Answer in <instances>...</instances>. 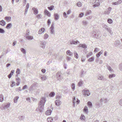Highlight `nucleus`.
<instances>
[{
  "mask_svg": "<svg viewBox=\"0 0 122 122\" xmlns=\"http://www.w3.org/2000/svg\"><path fill=\"white\" fill-rule=\"evenodd\" d=\"M20 70L19 68H17V69L16 71V74H19L20 73Z\"/></svg>",
  "mask_w": 122,
  "mask_h": 122,
  "instance_id": "nucleus-42",
  "label": "nucleus"
},
{
  "mask_svg": "<svg viewBox=\"0 0 122 122\" xmlns=\"http://www.w3.org/2000/svg\"><path fill=\"white\" fill-rule=\"evenodd\" d=\"M109 100L107 98H103V101L105 103H107L108 102Z\"/></svg>",
  "mask_w": 122,
  "mask_h": 122,
  "instance_id": "nucleus-33",
  "label": "nucleus"
},
{
  "mask_svg": "<svg viewBox=\"0 0 122 122\" xmlns=\"http://www.w3.org/2000/svg\"><path fill=\"white\" fill-rule=\"evenodd\" d=\"M26 38L28 40H32L33 38V37L31 36H26Z\"/></svg>",
  "mask_w": 122,
  "mask_h": 122,
  "instance_id": "nucleus-23",
  "label": "nucleus"
},
{
  "mask_svg": "<svg viewBox=\"0 0 122 122\" xmlns=\"http://www.w3.org/2000/svg\"><path fill=\"white\" fill-rule=\"evenodd\" d=\"M94 57H92L90 58L88 60V61L89 62L93 61H94Z\"/></svg>",
  "mask_w": 122,
  "mask_h": 122,
  "instance_id": "nucleus-25",
  "label": "nucleus"
},
{
  "mask_svg": "<svg viewBox=\"0 0 122 122\" xmlns=\"http://www.w3.org/2000/svg\"><path fill=\"white\" fill-rule=\"evenodd\" d=\"M89 91L88 90H83L82 91L83 94L85 95L89 96L90 94V93L89 92Z\"/></svg>",
  "mask_w": 122,
  "mask_h": 122,
  "instance_id": "nucleus-6",
  "label": "nucleus"
},
{
  "mask_svg": "<svg viewBox=\"0 0 122 122\" xmlns=\"http://www.w3.org/2000/svg\"><path fill=\"white\" fill-rule=\"evenodd\" d=\"M82 23L83 25L85 26H86L88 24V22L85 20H83Z\"/></svg>",
  "mask_w": 122,
  "mask_h": 122,
  "instance_id": "nucleus-16",
  "label": "nucleus"
},
{
  "mask_svg": "<svg viewBox=\"0 0 122 122\" xmlns=\"http://www.w3.org/2000/svg\"><path fill=\"white\" fill-rule=\"evenodd\" d=\"M21 52L24 54H25L26 51L25 49L24 48H21Z\"/></svg>",
  "mask_w": 122,
  "mask_h": 122,
  "instance_id": "nucleus-41",
  "label": "nucleus"
},
{
  "mask_svg": "<svg viewBox=\"0 0 122 122\" xmlns=\"http://www.w3.org/2000/svg\"><path fill=\"white\" fill-rule=\"evenodd\" d=\"M19 98V97L18 96H16L14 97V102L15 103L17 102V100Z\"/></svg>",
  "mask_w": 122,
  "mask_h": 122,
  "instance_id": "nucleus-30",
  "label": "nucleus"
},
{
  "mask_svg": "<svg viewBox=\"0 0 122 122\" xmlns=\"http://www.w3.org/2000/svg\"><path fill=\"white\" fill-rule=\"evenodd\" d=\"M66 54L67 55L70 56H71L72 55V53L69 50H67L66 52Z\"/></svg>",
  "mask_w": 122,
  "mask_h": 122,
  "instance_id": "nucleus-27",
  "label": "nucleus"
},
{
  "mask_svg": "<svg viewBox=\"0 0 122 122\" xmlns=\"http://www.w3.org/2000/svg\"><path fill=\"white\" fill-rule=\"evenodd\" d=\"M5 32V31L3 29L0 28V33H3Z\"/></svg>",
  "mask_w": 122,
  "mask_h": 122,
  "instance_id": "nucleus-44",
  "label": "nucleus"
},
{
  "mask_svg": "<svg viewBox=\"0 0 122 122\" xmlns=\"http://www.w3.org/2000/svg\"><path fill=\"white\" fill-rule=\"evenodd\" d=\"M100 5V4L99 3H97L93 5V6L94 7H96Z\"/></svg>",
  "mask_w": 122,
  "mask_h": 122,
  "instance_id": "nucleus-40",
  "label": "nucleus"
},
{
  "mask_svg": "<svg viewBox=\"0 0 122 122\" xmlns=\"http://www.w3.org/2000/svg\"><path fill=\"white\" fill-rule=\"evenodd\" d=\"M79 46V47H81L85 49H86L87 48V46L85 44H80Z\"/></svg>",
  "mask_w": 122,
  "mask_h": 122,
  "instance_id": "nucleus-21",
  "label": "nucleus"
},
{
  "mask_svg": "<svg viewBox=\"0 0 122 122\" xmlns=\"http://www.w3.org/2000/svg\"><path fill=\"white\" fill-rule=\"evenodd\" d=\"M104 102L103 101V98H101L100 101V103H102L103 102Z\"/></svg>",
  "mask_w": 122,
  "mask_h": 122,
  "instance_id": "nucleus-62",
  "label": "nucleus"
},
{
  "mask_svg": "<svg viewBox=\"0 0 122 122\" xmlns=\"http://www.w3.org/2000/svg\"><path fill=\"white\" fill-rule=\"evenodd\" d=\"M91 10H88L86 11L85 14V15L86 16L89 15L91 13Z\"/></svg>",
  "mask_w": 122,
  "mask_h": 122,
  "instance_id": "nucleus-20",
  "label": "nucleus"
},
{
  "mask_svg": "<svg viewBox=\"0 0 122 122\" xmlns=\"http://www.w3.org/2000/svg\"><path fill=\"white\" fill-rule=\"evenodd\" d=\"M54 7V6L53 5H52L50 7H48V8L49 10H52L53 9Z\"/></svg>",
  "mask_w": 122,
  "mask_h": 122,
  "instance_id": "nucleus-37",
  "label": "nucleus"
},
{
  "mask_svg": "<svg viewBox=\"0 0 122 122\" xmlns=\"http://www.w3.org/2000/svg\"><path fill=\"white\" fill-rule=\"evenodd\" d=\"M5 19L8 21H10L11 17L10 16H7L5 18Z\"/></svg>",
  "mask_w": 122,
  "mask_h": 122,
  "instance_id": "nucleus-26",
  "label": "nucleus"
},
{
  "mask_svg": "<svg viewBox=\"0 0 122 122\" xmlns=\"http://www.w3.org/2000/svg\"><path fill=\"white\" fill-rule=\"evenodd\" d=\"M92 18V17L91 16H89L87 17H86V19H87L89 20L91 19Z\"/></svg>",
  "mask_w": 122,
  "mask_h": 122,
  "instance_id": "nucleus-57",
  "label": "nucleus"
},
{
  "mask_svg": "<svg viewBox=\"0 0 122 122\" xmlns=\"http://www.w3.org/2000/svg\"><path fill=\"white\" fill-rule=\"evenodd\" d=\"M48 37V35L47 34H45L44 35V39H46Z\"/></svg>",
  "mask_w": 122,
  "mask_h": 122,
  "instance_id": "nucleus-46",
  "label": "nucleus"
},
{
  "mask_svg": "<svg viewBox=\"0 0 122 122\" xmlns=\"http://www.w3.org/2000/svg\"><path fill=\"white\" fill-rule=\"evenodd\" d=\"M20 89H21L20 87H19V88L16 89V91H18V92L19 91H21V90Z\"/></svg>",
  "mask_w": 122,
  "mask_h": 122,
  "instance_id": "nucleus-59",
  "label": "nucleus"
},
{
  "mask_svg": "<svg viewBox=\"0 0 122 122\" xmlns=\"http://www.w3.org/2000/svg\"><path fill=\"white\" fill-rule=\"evenodd\" d=\"M83 110L84 112H86V113H87V112L88 110V108L86 106H85Z\"/></svg>",
  "mask_w": 122,
  "mask_h": 122,
  "instance_id": "nucleus-28",
  "label": "nucleus"
},
{
  "mask_svg": "<svg viewBox=\"0 0 122 122\" xmlns=\"http://www.w3.org/2000/svg\"><path fill=\"white\" fill-rule=\"evenodd\" d=\"M57 79L58 80H60L63 79V77L61 75V73L60 71L58 72L56 74Z\"/></svg>",
  "mask_w": 122,
  "mask_h": 122,
  "instance_id": "nucleus-5",
  "label": "nucleus"
},
{
  "mask_svg": "<svg viewBox=\"0 0 122 122\" xmlns=\"http://www.w3.org/2000/svg\"><path fill=\"white\" fill-rule=\"evenodd\" d=\"M47 24L48 25H49L51 23L50 20V19H48L47 21Z\"/></svg>",
  "mask_w": 122,
  "mask_h": 122,
  "instance_id": "nucleus-60",
  "label": "nucleus"
},
{
  "mask_svg": "<svg viewBox=\"0 0 122 122\" xmlns=\"http://www.w3.org/2000/svg\"><path fill=\"white\" fill-rule=\"evenodd\" d=\"M103 52V51L102 50H101L96 55V56L97 57H98L102 54Z\"/></svg>",
  "mask_w": 122,
  "mask_h": 122,
  "instance_id": "nucleus-24",
  "label": "nucleus"
},
{
  "mask_svg": "<svg viewBox=\"0 0 122 122\" xmlns=\"http://www.w3.org/2000/svg\"><path fill=\"white\" fill-rule=\"evenodd\" d=\"M6 24V23L3 20H2L0 21V25H1L4 26Z\"/></svg>",
  "mask_w": 122,
  "mask_h": 122,
  "instance_id": "nucleus-17",
  "label": "nucleus"
},
{
  "mask_svg": "<svg viewBox=\"0 0 122 122\" xmlns=\"http://www.w3.org/2000/svg\"><path fill=\"white\" fill-rule=\"evenodd\" d=\"M119 68L120 71H122V63L119 65Z\"/></svg>",
  "mask_w": 122,
  "mask_h": 122,
  "instance_id": "nucleus-38",
  "label": "nucleus"
},
{
  "mask_svg": "<svg viewBox=\"0 0 122 122\" xmlns=\"http://www.w3.org/2000/svg\"><path fill=\"white\" fill-rule=\"evenodd\" d=\"M46 76H44L41 77V79L43 81L46 80Z\"/></svg>",
  "mask_w": 122,
  "mask_h": 122,
  "instance_id": "nucleus-43",
  "label": "nucleus"
},
{
  "mask_svg": "<svg viewBox=\"0 0 122 122\" xmlns=\"http://www.w3.org/2000/svg\"><path fill=\"white\" fill-rule=\"evenodd\" d=\"M32 9L34 11V13L35 15H36L38 13V10L37 9L33 7L32 8Z\"/></svg>",
  "mask_w": 122,
  "mask_h": 122,
  "instance_id": "nucleus-11",
  "label": "nucleus"
},
{
  "mask_svg": "<svg viewBox=\"0 0 122 122\" xmlns=\"http://www.w3.org/2000/svg\"><path fill=\"white\" fill-rule=\"evenodd\" d=\"M66 59L67 61H69L71 59V58L70 57L67 56L66 58Z\"/></svg>",
  "mask_w": 122,
  "mask_h": 122,
  "instance_id": "nucleus-55",
  "label": "nucleus"
},
{
  "mask_svg": "<svg viewBox=\"0 0 122 122\" xmlns=\"http://www.w3.org/2000/svg\"><path fill=\"white\" fill-rule=\"evenodd\" d=\"M41 71L42 72L44 73L46 72V70L45 69H42L41 70Z\"/></svg>",
  "mask_w": 122,
  "mask_h": 122,
  "instance_id": "nucleus-63",
  "label": "nucleus"
},
{
  "mask_svg": "<svg viewBox=\"0 0 122 122\" xmlns=\"http://www.w3.org/2000/svg\"><path fill=\"white\" fill-rule=\"evenodd\" d=\"M12 26V25L11 23H10L8 24L6 26V28L7 29H10L11 28Z\"/></svg>",
  "mask_w": 122,
  "mask_h": 122,
  "instance_id": "nucleus-18",
  "label": "nucleus"
},
{
  "mask_svg": "<svg viewBox=\"0 0 122 122\" xmlns=\"http://www.w3.org/2000/svg\"><path fill=\"white\" fill-rule=\"evenodd\" d=\"M14 72V70H12L11 71L10 74L8 75V77L9 78H10L12 76V75H13V74Z\"/></svg>",
  "mask_w": 122,
  "mask_h": 122,
  "instance_id": "nucleus-14",
  "label": "nucleus"
},
{
  "mask_svg": "<svg viewBox=\"0 0 122 122\" xmlns=\"http://www.w3.org/2000/svg\"><path fill=\"white\" fill-rule=\"evenodd\" d=\"M63 15L65 18H66L67 17V16L66 15V13L65 12H64Z\"/></svg>",
  "mask_w": 122,
  "mask_h": 122,
  "instance_id": "nucleus-56",
  "label": "nucleus"
},
{
  "mask_svg": "<svg viewBox=\"0 0 122 122\" xmlns=\"http://www.w3.org/2000/svg\"><path fill=\"white\" fill-rule=\"evenodd\" d=\"M84 14L83 13H81L80 14L79 17H82L84 15Z\"/></svg>",
  "mask_w": 122,
  "mask_h": 122,
  "instance_id": "nucleus-54",
  "label": "nucleus"
},
{
  "mask_svg": "<svg viewBox=\"0 0 122 122\" xmlns=\"http://www.w3.org/2000/svg\"><path fill=\"white\" fill-rule=\"evenodd\" d=\"M71 86L72 89L73 90H75V84L74 83L72 84Z\"/></svg>",
  "mask_w": 122,
  "mask_h": 122,
  "instance_id": "nucleus-47",
  "label": "nucleus"
},
{
  "mask_svg": "<svg viewBox=\"0 0 122 122\" xmlns=\"http://www.w3.org/2000/svg\"><path fill=\"white\" fill-rule=\"evenodd\" d=\"M87 104L89 107V108H91L92 106V104L91 102H87Z\"/></svg>",
  "mask_w": 122,
  "mask_h": 122,
  "instance_id": "nucleus-22",
  "label": "nucleus"
},
{
  "mask_svg": "<svg viewBox=\"0 0 122 122\" xmlns=\"http://www.w3.org/2000/svg\"><path fill=\"white\" fill-rule=\"evenodd\" d=\"M51 112V110H47L46 112V115H50Z\"/></svg>",
  "mask_w": 122,
  "mask_h": 122,
  "instance_id": "nucleus-19",
  "label": "nucleus"
},
{
  "mask_svg": "<svg viewBox=\"0 0 122 122\" xmlns=\"http://www.w3.org/2000/svg\"><path fill=\"white\" fill-rule=\"evenodd\" d=\"M55 103L56 105L59 106L61 104V102L60 100H57L55 101Z\"/></svg>",
  "mask_w": 122,
  "mask_h": 122,
  "instance_id": "nucleus-13",
  "label": "nucleus"
},
{
  "mask_svg": "<svg viewBox=\"0 0 122 122\" xmlns=\"http://www.w3.org/2000/svg\"><path fill=\"white\" fill-rule=\"evenodd\" d=\"M10 105V104L9 103H7L3 107L4 109H6L9 107Z\"/></svg>",
  "mask_w": 122,
  "mask_h": 122,
  "instance_id": "nucleus-12",
  "label": "nucleus"
},
{
  "mask_svg": "<svg viewBox=\"0 0 122 122\" xmlns=\"http://www.w3.org/2000/svg\"><path fill=\"white\" fill-rule=\"evenodd\" d=\"M4 100V97L2 95H0V102H2Z\"/></svg>",
  "mask_w": 122,
  "mask_h": 122,
  "instance_id": "nucleus-34",
  "label": "nucleus"
},
{
  "mask_svg": "<svg viewBox=\"0 0 122 122\" xmlns=\"http://www.w3.org/2000/svg\"><path fill=\"white\" fill-rule=\"evenodd\" d=\"M44 13L46 15H47L48 16L50 17L51 16L50 13L47 10H45Z\"/></svg>",
  "mask_w": 122,
  "mask_h": 122,
  "instance_id": "nucleus-10",
  "label": "nucleus"
},
{
  "mask_svg": "<svg viewBox=\"0 0 122 122\" xmlns=\"http://www.w3.org/2000/svg\"><path fill=\"white\" fill-rule=\"evenodd\" d=\"M45 29L44 28H41L38 31V33L39 34H41L44 32Z\"/></svg>",
  "mask_w": 122,
  "mask_h": 122,
  "instance_id": "nucleus-15",
  "label": "nucleus"
},
{
  "mask_svg": "<svg viewBox=\"0 0 122 122\" xmlns=\"http://www.w3.org/2000/svg\"><path fill=\"white\" fill-rule=\"evenodd\" d=\"M110 12L109 10H108L105 11V13L106 14H108L110 13Z\"/></svg>",
  "mask_w": 122,
  "mask_h": 122,
  "instance_id": "nucleus-50",
  "label": "nucleus"
},
{
  "mask_svg": "<svg viewBox=\"0 0 122 122\" xmlns=\"http://www.w3.org/2000/svg\"><path fill=\"white\" fill-rule=\"evenodd\" d=\"M119 103L121 106H122V99L120 100Z\"/></svg>",
  "mask_w": 122,
  "mask_h": 122,
  "instance_id": "nucleus-58",
  "label": "nucleus"
},
{
  "mask_svg": "<svg viewBox=\"0 0 122 122\" xmlns=\"http://www.w3.org/2000/svg\"><path fill=\"white\" fill-rule=\"evenodd\" d=\"M103 78V77L102 76H101L98 77V79L99 80H102V79Z\"/></svg>",
  "mask_w": 122,
  "mask_h": 122,
  "instance_id": "nucleus-51",
  "label": "nucleus"
},
{
  "mask_svg": "<svg viewBox=\"0 0 122 122\" xmlns=\"http://www.w3.org/2000/svg\"><path fill=\"white\" fill-rule=\"evenodd\" d=\"M92 34L93 37L97 39L99 38L101 36L100 32L99 31L96 30H94Z\"/></svg>",
  "mask_w": 122,
  "mask_h": 122,
  "instance_id": "nucleus-2",
  "label": "nucleus"
},
{
  "mask_svg": "<svg viewBox=\"0 0 122 122\" xmlns=\"http://www.w3.org/2000/svg\"><path fill=\"white\" fill-rule=\"evenodd\" d=\"M120 41H115L114 44L116 46H118L120 44Z\"/></svg>",
  "mask_w": 122,
  "mask_h": 122,
  "instance_id": "nucleus-29",
  "label": "nucleus"
},
{
  "mask_svg": "<svg viewBox=\"0 0 122 122\" xmlns=\"http://www.w3.org/2000/svg\"><path fill=\"white\" fill-rule=\"evenodd\" d=\"M15 85V82L12 81V84L11 85V86L12 87H13Z\"/></svg>",
  "mask_w": 122,
  "mask_h": 122,
  "instance_id": "nucleus-52",
  "label": "nucleus"
},
{
  "mask_svg": "<svg viewBox=\"0 0 122 122\" xmlns=\"http://www.w3.org/2000/svg\"><path fill=\"white\" fill-rule=\"evenodd\" d=\"M55 93L54 92H51L49 94V96L50 97H53L54 96Z\"/></svg>",
  "mask_w": 122,
  "mask_h": 122,
  "instance_id": "nucleus-35",
  "label": "nucleus"
},
{
  "mask_svg": "<svg viewBox=\"0 0 122 122\" xmlns=\"http://www.w3.org/2000/svg\"><path fill=\"white\" fill-rule=\"evenodd\" d=\"M99 51L98 49L97 48H96L95 49L94 51L95 52H96L98 51Z\"/></svg>",
  "mask_w": 122,
  "mask_h": 122,
  "instance_id": "nucleus-64",
  "label": "nucleus"
},
{
  "mask_svg": "<svg viewBox=\"0 0 122 122\" xmlns=\"http://www.w3.org/2000/svg\"><path fill=\"white\" fill-rule=\"evenodd\" d=\"M71 12V10L70 9H69L68 11L67 12V15L69 14Z\"/></svg>",
  "mask_w": 122,
  "mask_h": 122,
  "instance_id": "nucleus-61",
  "label": "nucleus"
},
{
  "mask_svg": "<svg viewBox=\"0 0 122 122\" xmlns=\"http://www.w3.org/2000/svg\"><path fill=\"white\" fill-rule=\"evenodd\" d=\"M45 98V97H43L40 101L39 107V111L41 112H42L43 110L44 105L46 101Z\"/></svg>",
  "mask_w": 122,
  "mask_h": 122,
  "instance_id": "nucleus-1",
  "label": "nucleus"
},
{
  "mask_svg": "<svg viewBox=\"0 0 122 122\" xmlns=\"http://www.w3.org/2000/svg\"><path fill=\"white\" fill-rule=\"evenodd\" d=\"M46 43V41H41L40 44V47L43 49H45Z\"/></svg>",
  "mask_w": 122,
  "mask_h": 122,
  "instance_id": "nucleus-7",
  "label": "nucleus"
},
{
  "mask_svg": "<svg viewBox=\"0 0 122 122\" xmlns=\"http://www.w3.org/2000/svg\"><path fill=\"white\" fill-rule=\"evenodd\" d=\"M36 17L38 19H40L41 17V14H38L36 15Z\"/></svg>",
  "mask_w": 122,
  "mask_h": 122,
  "instance_id": "nucleus-53",
  "label": "nucleus"
},
{
  "mask_svg": "<svg viewBox=\"0 0 122 122\" xmlns=\"http://www.w3.org/2000/svg\"><path fill=\"white\" fill-rule=\"evenodd\" d=\"M74 57H76V59H77L78 58V55L76 51H74Z\"/></svg>",
  "mask_w": 122,
  "mask_h": 122,
  "instance_id": "nucleus-31",
  "label": "nucleus"
},
{
  "mask_svg": "<svg viewBox=\"0 0 122 122\" xmlns=\"http://www.w3.org/2000/svg\"><path fill=\"white\" fill-rule=\"evenodd\" d=\"M79 42L78 41H75L74 40H72L70 41V43L71 44H77Z\"/></svg>",
  "mask_w": 122,
  "mask_h": 122,
  "instance_id": "nucleus-9",
  "label": "nucleus"
},
{
  "mask_svg": "<svg viewBox=\"0 0 122 122\" xmlns=\"http://www.w3.org/2000/svg\"><path fill=\"white\" fill-rule=\"evenodd\" d=\"M54 24L52 23L51 25V27L50 28V32L52 34H54L55 33L54 30Z\"/></svg>",
  "mask_w": 122,
  "mask_h": 122,
  "instance_id": "nucleus-4",
  "label": "nucleus"
},
{
  "mask_svg": "<svg viewBox=\"0 0 122 122\" xmlns=\"http://www.w3.org/2000/svg\"><path fill=\"white\" fill-rule=\"evenodd\" d=\"M82 5L81 3L80 2H78L77 5L78 7H80Z\"/></svg>",
  "mask_w": 122,
  "mask_h": 122,
  "instance_id": "nucleus-49",
  "label": "nucleus"
},
{
  "mask_svg": "<svg viewBox=\"0 0 122 122\" xmlns=\"http://www.w3.org/2000/svg\"><path fill=\"white\" fill-rule=\"evenodd\" d=\"M115 76V75L114 74H110L109 76V78H111L112 77H113Z\"/></svg>",
  "mask_w": 122,
  "mask_h": 122,
  "instance_id": "nucleus-36",
  "label": "nucleus"
},
{
  "mask_svg": "<svg viewBox=\"0 0 122 122\" xmlns=\"http://www.w3.org/2000/svg\"><path fill=\"white\" fill-rule=\"evenodd\" d=\"M54 19L55 20H57L59 18V15L57 13H54Z\"/></svg>",
  "mask_w": 122,
  "mask_h": 122,
  "instance_id": "nucleus-8",
  "label": "nucleus"
},
{
  "mask_svg": "<svg viewBox=\"0 0 122 122\" xmlns=\"http://www.w3.org/2000/svg\"><path fill=\"white\" fill-rule=\"evenodd\" d=\"M107 22L110 24L112 23L113 21L112 20L110 19H108L107 20Z\"/></svg>",
  "mask_w": 122,
  "mask_h": 122,
  "instance_id": "nucleus-39",
  "label": "nucleus"
},
{
  "mask_svg": "<svg viewBox=\"0 0 122 122\" xmlns=\"http://www.w3.org/2000/svg\"><path fill=\"white\" fill-rule=\"evenodd\" d=\"M53 119L52 117L48 118H47L48 122H52Z\"/></svg>",
  "mask_w": 122,
  "mask_h": 122,
  "instance_id": "nucleus-32",
  "label": "nucleus"
},
{
  "mask_svg": "<svg viewBox=\"0 0 122 122\" xmlns=\"http://www.w3.org/2000/svg\"><path fill=\"white\" fill-rule=\"evenodd\" d=\"M83 84L82 82V81H80L78 83V85L79 86H80L82 85Z\"/></svg>",
  "mask_w": 122,
  "mask_h": 122,
  "instance_id": "nucleus-45",
  "label": "nucleus"
},
{
  "mask_svg": "<svg viewBox=\"0 0 122 122\" xmlns=\"http://www.w3.org/2000/svg\"><path fill=\"white\" fill-rule=\"evenodd\" d=\"M102 26L103 28H105L106 30H107L110 34H112V32L111 30L107 25L104 24L102 25Z\"/></svg>",
  "mask_w": 122,
  "mask_h": 122,
  "instance_id": "nucleus-3",
  "label": "nucleus"
},
{
  "mask_svg": "<svg viewBox=\"0 0 122 122\" xmlns=\"http://www.w3.org/2000/svg\"><path fill=\"white\" fill-rule=\"evenodd\" d=\"M19 117L20 121H21V120H24L25 118L24 117V116H21Z\"/></svg>",
  "mask_w": 122,
  "mask_h": 122,
  "instance_id": "nucleus-48",
  "label": "nucleus"
}]
</instances>
